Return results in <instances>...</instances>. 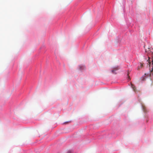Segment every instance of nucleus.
I'll return each mask as SVG.
<instances>
[{
	"label": "nucleus",
	"instance_id": "1",
	"mask_svg": "<svg viewBox=\"0 0 153 153\" xmlns=\"http://www.w3.org/2000/svg\"><path fill=\"white\" fill-rule=\"evenodd\" d=\"M119 69V68L118 67H114L113 69L111 71V72L112 73L116 74V73H115V71L117 70H118Z\"/></svg>",
	"mask_w": 153,
	"mask_h": 153
},
{
	"label": "nucleus",
	"instance_id": "2",
	"mask_svg": "<svg viewBox=\"0 0 153 153\" xmlns=\"http://www.w3.org/2000/svg\"><path fill=\"white\" fill-rule=\"evenodd\" d=\"M152 64L153 65V67H152L153 68H152V70L151 71L150 73V76H153V59L152 60Z\"/></svg>",
	"mask_w": 153,
	"mask_h": 153
},
{
	"label": "nucleus",
	"instance_id": "3",
	"mask_svg": "<svg viewBox=\"0 0 153 153\" xmlns=\"http://www.w3.org/2000/svg\"><path fill=\"white\" fill-rule=\"evenodd\" d=\"M131 87L132 88H133V90L134 91H135L136 89L135 87L134 86V85H133L132 84H131Z\"/></svg>",
	"mask_w": 153,
	"mask_h": 153
},
{
	"label": "nucleus",
	"instance_id": "4",
	"mask_svg": "<svg viewBox=\"0 0 153 153\" xmlns=\"http://www.w3.org/2000/svg\"><path fill=\"white\" fill-rule=\"evenodd\" d=\"M143 66V65L141 63H140V66L138 67V69H140V68H141Z\"/></svg>",
	"mask_w": 153,
	"mask_h": 153
},
{
	"label": "nucleus",
	"instance_id": "5",
	"mask_svg": "<svg viewBox=\"0 0 153 153\" xmlns=\"http://www.w3.org/2000/svg\"><path fill=\"white\" fill-rule=\"evenodd\" d=\"M71 122V121H69L66 122H65L64 123V124H67V123H70Z\"/></svg>",
	"mask_w": 153,
	"mask_h": 153
},
{
	"label": "nucleus",
	"instance_id": "6",
	"mask_svg": "<svg viewBox=\"0 0 153 153\" xmlns=\"http://www.w3.org/2000/svg\"><path fill=\"white\" fill-rule=\"evenodd\" d=\"M149 66H150V65H151V62H150V61L149 60Z\"/></svg>",
	"mask_w": 153,
	"mask_h": 153
},
{
	"label": "nucleus",
	"instance_id": "7",
	"mask_svg": "<svg viewBox=\"0 0 153 153\" xmlns=\"http://www.w3.org/2000/svg\"><path fill=\"white\" fill-rule=\"evenodd\" d=\"M128 77L129 79V76H128Z\"/></svg>",
	"mask_w": 153,
	"mask_h": 153
}]
</instances>
